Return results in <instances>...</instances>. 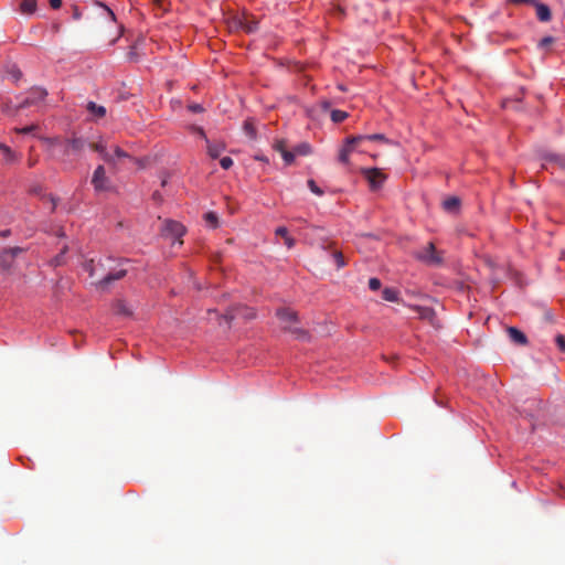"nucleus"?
<instances>
[{
    "label": "nucleus",
    "mask_w": 565,
    "mask_h": 565,
    "mask_svg": "<svg viewBox=\"0 0 565 565\" xmlns=\"http://www.w3.org/2000/svg\"><path fill=\"white\" fill-rule=\"evenodd\" d=\"M277 317L285 323L284 330L289 332L292 337L298 340H307L309 338L308 332L296 326L297 313L290 309H278Z\"/></svg>",
    "instance_id": "nucleus-1"
},
{
    "label": "nucleus",
    "mask_w": 565,
    "mask_h": 565,
    "mask_svg": "<svg viewBox=\"0 0 565 565\" xmlns=\"http://www.w3.org/2000/svg\"><path fill=\"white\" fill-rule=\"evenodd\" d=\"M207 313L210 316V319H212V316H215V318L225 321L226 324H230L232 320L239 317L244 319L255 318V312L252 308L241 305L230 308L223 316H218L216 310H209Z\"/></svg>",
    "instance_id": "nucleus-2"
},
{
    "label": "nucleus",
    "mask_w": 565,
    "mask_h": 565,
    "mask_svg": "<svg viewBox=\"0 0 565 565\" xmlns=\"http://www.w3.org/2000/svg\"><path fill=\"white\" fill-rule=\"evenodd\" d=\"M416 258L429 266H439L443 264V255L436 249L434 243H428L425 247L416 252Z\"/></svg>",
    "instance_id": "nucleus-3"
},
{
    "label": "nucleus",
    "mask_w": 565,
    "mask_h": 565,
    "mask_svg": "<svg viewBox=\"0 0 565 565\" xmlns=\"http://www.w3.org/2000/svg\"><path fill=\"white\" fill-rule=\"evenodd\" d=\"M361 173L369 182L370 189L376 191L382 188L386 180V174L379 168H363Z\"/></svg>",
    "instance_id": "nucleus-4"
},
{
    "label": "nucleus",
    "mask_w": 565,
    "mask_h": 565,
    "mask_svg": "<svg viewBox=\"0 0 565 565\" xmlns=\"http://www.w3.org/2000/svg\"><path fill=\"white\" fill-rule=\"evenodd\" d=\"M362 142H364V137L361 136H352L347 138L343 147L339 151V161L341 163L348 164L350 154L359 150Z\"/></svg>",
    "instance_id": "nucleus-5"
},
{
    "label": "nucleus",
    "mask_w": 565,
    "mask_h": 565,
    "mask_svg": "<svg viewBox=\"0 0 565 565\" xmlns=\"http://www.w3.org/2000/svg\"><path fill=\"white\" fill-rule=\"evenodd\" d=\"M47 92L44 88L35 87L29 92V95L17 106V111L26 107L38 105L46 97Z\"/></svg>",
    "instance_id": "nucleus-6"
},
{
    "label": "nucleus",
    "mask_w": 565,
    "mask_h": 565,
    "mask_svg": "<svg viewBox=\"0 0 565 565\" xmlns=\"http://www.w3.org/2000/svg\"><path fill=\"white\" fill-rule=\"evenodd\" d=\"M92 184L97 192L107 191L110 188V181L106 175L104 166H98L92 178Z\"/></svg>",
    "instance_id": "nucleus-7"
},
{
    "label": "nucleus",
    "mask_w": 565,
    "mask_h": 565,
    "mask_svg": "<svg viewBox=\"0 0 565 565\" xmlns=\"http://www.w3.org/2000/svg\"><path fill=\"white\" fill-rule=\"evenodd\" d=\"M161 233L164 237L180 238L185 233L184 226L172 220H167L163 224Z\"/></svg>",
    "instance_id": "nucleus-8"
},
{
    "label": "nucleus",
    "mask_w": 565,
    "mask_h": 565,
    "mask_svg": "<svg viewBox=\"0 0 565 565\" xmlns=\"http://www.w3.org/2000/svg\"><path fill=\"white\" fill-rule=\"evenodd\" d=\"M126 274H127V270L122 269V268L111 270L99 278V280L97 281V286L100 288H106L111 282L124 278L126 276Z\"/></svg>",
    "instance_id": "nucleus-9"
},
{
    "label": "nucleus",
    "mask_w": 565,
    "mask_h": 565,
    "mask_svg": "<svg viewBox=\"0 0 565 565\" xmlns=\"http://www.w3.org/2000/svg\"><path fill=\"white\" fill-rule=\"evenodd\" d=\"M88 147L92 150L98 152L102 156L103 160L106 161L107 163L114 162V157L107 150V147H106V145L103 141L89 142Z\"/></svg>",
    "instance_id": "nucleus-10"
},
{
    "label": "nucleus",
    "mask_w": 565,
    "mask_h": 565,
    "mask_svg": "<svg viewBox=\"0 0 565 565\" xmlns=\"http://www.w3.org/2000/svg\"><path fill=\"white\" fill-rule=\"evenodd\" d=\"M413 309L417 313L419 319L427 320L433 326H436V323H435L436 315H435L434 309H431L429 307H419V306H415Z\"/></svg>",
    "instance_id": "nucleus-11"
},
{
    "label": "nucleus",
    "mask_w": 565,
    "mask_h": 565,
    "mask_svg": "<svg viewBox=\"0 0 565 565\" xmlns=\"http://www.w3.org/2000/svg\"><path fill=\"white\" fill-rule=\"evenodd\" d=\"M21 252H22V248H20V247H13V248L3 250L2 254L0 255V262H1L2 266L4 268H9L10 263L8 262V259H13Z\"/></svg>",
    "instance_id": "nucleus-12"
},
{
    "label": "nucleus",
    "mask_w": 565,
    "mask_h": 565,
    "mask_svg": "<svg viewBox=\"0 0 565 565\" xmlns=\"http://www.w3.org/2000/svg\"><path fill=\"white\" fill-rule=\"evenodd\" d=\"M508 334L510 339L516 344L524 345L527 343L526 335L514 327L508 328Z\"/></svg>",
    "instance_id": "nucleus-13"
},
{
    "label": "nucleus",
    "mask_w": 565,
    "mask_h": 565,
    "mask_svg": "<svg viewBox=\"0 0 565 565\" xmlns=\"http://www.w3.org/2000/svg\"><path fill=\"white\" fill-rule=\"evenodd\" d=\"M533 6H535V8H536V15L540 21L547 22L551 20V17H552L551 10L546 4L539 3L535 1V3H533Z\"/></svg>",
    "instance_id": "nucleus-14"
},
{
    "label": "nucleus",
    "mask_w": 565,
    "mask_h": 565,
    "mask_svg": "<svg viewBox=\"0 0 565 565\" xmlns=\"http://www.w3.org/2000/svg\"><path fill=\"white\" fill-rule=\"evenodd\" d=\"M86 108L89 111V114L96 119L106 116V108L102 105H97L94 102H88Z\"/></svg>",
    "instance_id": "nucleus-15"
},
{
    "label": "nucleus",
    "mask_w": 565,
    "mask_h": 565,
    "mask_svg": "<svg viewBox=\"0 0 565 565\" xmlns=\"http://www.w3.org/2000/svg\"><path fill=\"white\" fill-rule=\"evenodd\" d=\"M67 142H68L70 149L73 152H81L82 150L85 149L86 146H88V143L86 142L85 139L76 138V137L70 139Z\"/></svg>",
    "instance_id": "nucleus-16"
},
{
    "label": "nucleus",
    "mask_w": 565,
    "mask_h": 565,
    "mask_svg": "<svg viewBox=\"0 0 565 565\" xmlns=\"http://www.w3.org/2000/svg\"><path fill=\"white\" fill-rule=\"evenodd\" d=\"M206 143H207V153L213 159H216L225 149L224 143H211L207 139H206Z\"/></svg>",
    "instance_id": "nucleus-17"
},
{
    "label": "nucleus",
    "mask_w": 565,
    "mask_h": 565,
    "mask_svg": "<svg viewBox=\"0 0 565 565\" xmlns=\"http://www.w3.org/2000/svg\"><path fill=\"white\" fill-rule=\"evenodd\" d=\"M460 206V200L457 196L447 198L443 202V207L447 212H456Z\"/></svg>",
    "instance_id": "nucleus-18"
},
{
    "label": "nucleus",
    "mask_w": 565,
    "mask_h": 565,
    "mask_svg": "<svg viewBox=\"0 0 565 565\" xmlns=\"http://www.w3.org/2000/svg\"><path fill=\"white\" fill-rule=\"evenodd\" d=\"M20 10L24 14H32L36 10V1L35 0H23L20 6Z\"/></svg>",
    "instance_id": "nucleus-19"
},
{
    "label": "nucleus",
    "mask_w": 565,
    "mask_h": 565,
    "mask_svg": "<svg viewBox=\"0 0 565 565\" xmlns=\"http://www.w3.org/2000/svg\"><path fill=\"white\" fill-rule=\"evenodd\" d=\"M239 24L248 33L255 32L258 28V22L256 20H248L247 18L241 20Z\"/></svg>",
    "instance_id": "nucleus-20"
},
{
    "label": "nucleus",
    "mask_w": 565,
    "mask_h": 565,
    "mask_svg": "<svg viewBox=\"0 0 565 565\" xmlns=\"http://www.w3.org/2000/svg\"><path fill=\"white\" fill-rule=\"evenodd\" d=\"M110 149L113 151L111 156L114 157V162H110V164H116V159L130 158V156L119 146H113Z\"/></svg>",
    "instance_id": "nucleus-21"
},
{
    "label": "nucleus",
    "mask_w": 565,
    "mask_h": 565,
    "mask_svg": "<svg viewBox=\"0 0 565 565\" xmlns=\"http://www.w3.org/2000/svg\"><path fill=\"white\" fill-rule=\"evenodd\" d=\"M548 163L557 164L562 169H565V157L561 154H548L546 157Z\"/></svg>",
    "instance_id": "nucleus-22"
},
{
    "label": "nucleus",
    "mask_w": 565,
    "mask_h": 565,
    "mask_svg": "<svg viewBox=\"0 0 565 565\" xmlns=\"http://www.w3.org/2000/svg\"><path fill=\"white\" fill-rule=\"evenodd\" d=\"M382 297L386 301H397L398 292L393 288H385L382 292Z\"/></svg>",
    "instance_id": "nucleus-23"
},
{
    "label": "nucleus",
    "mask_w": 565,
    "mask_h": 565,
    "mask_svg": "<svg viewBox=\"0 0 565 565\" xmlns=\"http://www.w3.org/2000/svg\"><path fill=\"white\" fill-rule=\"evenodd\" d=\"M204 221L206 224L213 228H216L218 226V217L216 213L214 212H207L204 214Z\"/></svg>",
    "instance_id": "nucleus-24"
},
{
    "label": "nucleus",
    "mask_w": 565,
    "mask_h": 565,
    "mask_svg": "<svg viewBox=\"0 0 565 565\" xmlns=\"http://www.w3.org/2000/svg\"><path fill=\"white\" fill-rule=\"evenodd\" d=\"M115 312L118 313V315H122V316H130L131 315V310L121 300L116 302V305H115Z\"/></svg>",
    "instance_id": "nucleus-25"
},
{
    "label": "nucleus",
    "mask_w": 565,
    "mask_h": 565,
    "mask_svg": "<svg viewBox=\"0 0 565 565\" xmlns=\"http://www.w3.org/2000/svg\"><path fill=\"white\" fill-rule=\"evenodd\" d=\"M294 151L296 154H299V156H308L311 153V146L307 142H302V143L298 145L294 149Z\"/></svg>",
    "instance_id": "nucleus-26"
},
{
    "label": "nucleus",
    "mask_w": 565,
    "mask_h": 565,
    "mask_svg": "<svg viewBox=\"0 0 565 565\" xmlns=\"http://www.w3.org/2000/svg\"><path fill=\"white\" fill-rule=\"evenodd\" d=\"M0 152L3 153L4 156V159L8 161V162H11V161H14L15 160V154L13 153V151L8 147L6 146L4 143H0Z\"/></svg>",
    "instance_id": "nucleus-27"
},
{
    "label": "nucleus",
    "mask_w": 565,
    "mask_h": 565,
    "mask_svg": "<svg viewBox=\"0 0 565 565\" xmlns=\"http://www.w3.org/2000/svg\"><path fill=\"white\" fill-rule=\"evenodd\" d=\"M330 116H331V120L333 122H342L348 117V113H345L343 110L334 109L331 111Z\"/></svg>",
    "instance_id": "nucleus-28"
},
{
    "label": "nucleus",
    "mask_w": 565,
    "mask_h": 565,
    "mask_svg": "<svg viewBox=\"0 0 565 565\" xmlns=\"http://www.w3.org/2000/svg\"><path fill=\"white\" fill-rule=\"evenodd\" d=\"M361 137H364L365 140L370 141H382L385 143H390L391 141L382 134H374V135H360Z\"/></svg>",
    "instance_id": "nucleus-29"
},
{
    "label": "nucleus",
    "mask_w": 565,
    "mask_h": 565,
    "mask_svg": "<svg viewBox=\"0 0 565 565\" xmlns=\"http://www.w3.org/2000/svg\"><path fill=\"white\" fill-rule=\"evenodd\" d=\"M332 257L338 268H342L347 265V263L344 262V257L340 250L332 252Z\"/></svg>",
    "instance_id": "nucleus-30"
},
{
    "label": "nucleus",
    "mask_w": 565,
    "mask_h": 565,
    "mask_svg": "<svg viewBox=\"0 0 565 565\" xmlns=\"http://www.w3.org/2000/svg\"><path fill=\"white\" fill-rule=\"evenodd\" d=\"M85 269L89 273L90 277L98 276V268L93 259L85 264Z\"/></svg>",
    "instance_id": "nucleus-31"
},
{
    "label": "nucleus",
    "mask_w": 565,
    "mask_h": 565,
    "mask_svg": "<svg viewBox=\"0 0 565 565\" xmlns=\"http://www.w3.org/2000/svg\"><path fill=\"white\" fill-rule=\"evenodd\" d=\"M281 157L286 164H291L295 160L296 153L295 151L284 150Z\"/></svg>",
    "instance_id": "nucleus-32"
},
{
    "label": "nucleus",
    "mask_w": 565,
    "mask_h": 565,
    "mask_svg": "<svg viewBox=\"0 0 565 565\" xmlns=\"http://www.w3.org/2000/svg\"><path fill=\"white\" fill-rule=\"evenodd\" d=\"M39 129V126L38 125H30V126H26V127H23V128H17L15 131L18 134H32L34 131H36Z\"/></svg>",
    "instance_id": "nucleus-33"
},
{
    "label": "nucleus",
    "mask_w": 565,
    "mask_h": 565,
    "mask_svg": "<svg viewBox=\"0 0 565 565\" xmlns=\"http://www.w3.org/2000/svg\"><path fill=\"white\" fill-rule=\"evenodd\" d=\"M308 186L312 193L319 196L323 194V191L317 185V183L312 179L308 180Z\"/></svg>",
    "instance_id": "nucleus-34"
},
{
    "label": "nucleus",
    "mask_w": 565,
    "mask_h": 565,
    "mask_svg": "<svg viewBox=\"0 0 565 565\" xmlns=\"http://www.w3.org/2000/svg\"><path fill=\"white\" fill-rule=\"evenodd\" d=\"M555 42V39L553 36H545L543 38L540 43H539V46L541 49H547L550 47V45H552L553 43Z\"/></svg>",
    "instance_id": "nucleus-35"
},
{
    "label": "nucleus",
    "mask_w": 565,
    "mask_h": 565,
    "mask_svg": "<svg viewBox=\"0 0 565 565\" xmlns=\"http://www.w3.org/2000/svg\"><path fill=\"white\" fill-rule=\"evenodd\" d=\"M244 130L250 137L254 138L256 136V130L250 121L244 122Z\"/></svg>",
    "instance_id": "nucleus-36"
},
{
    "label": "nucleus",
    "mask_w": 565,
    "mask_h": 565,
    "mask_svg": "<svg viewBox=\"0 0 565 565\" xmlns=\"http://www.w3.org/2000/svg\"><path fill=\"white\" fill-rule=\"evenodd\" d=\"M220 164L223 169L227 170L230 169L232 166H233V160L232 158L230 157H223L221 160H220Z\"/></svg>",
    "instance_id": "nucleus-37"
},
{
    "label": "nucleus",
    "mask_w": 565,
    "mask_h": 565,
    "mask_svg": "<svg viewBox=\"0 0 565 565\" xmlns=\"http://www.w3.org/2000/svg\"><path fill=\"white\" fill-rule=\"evenodd\" d=\"M369 287L371 290H379L381 288V280L379 278H371L369 280Z\"/></svg>",
    "instance_id": "nucleus-38"
},
{
    "label": "nucleus",
    "mask_w": 565,
    "mask_h": 565,
    "mask_svg": "<svg viewBox=\"0 0 565 565\" xmlns=\"http://www.w3.org/2000/svg\"><path fill=\"white\" fill-rule=\"evenodd\" d=\"M275 150H277L278 152H280V154H282L284 150H287L286 149V143L284 140H279L275 143L274 146Z\"/></svg>",
    "instance_id": "nucleus-39"
},
{
    "label": "nucleus",
    "mask_w": 565,
    "mask_h": 565,
    "mask_svg": "<svg viewBox=\"0 0 565 565\" xmlns=\"http://www.w3.org/2000/svg\"><path fill=\"white\" fill-rule=\"evenodd\" d=\"M556 343L558 345V348L562 350V351H565V337L562 335V334H558L556 337Z\"/></svg>",
    "instance_id": "nucleus-40"
},
{
    "label": "nucleus",
    "mask_w": 565,
    "mask_h": 565,
    "mask_svg": "<svg viewBox=\"0 0 565 565\" xmlns=\"http://www.w3.org/2000/svg\"><path fill=\"white\" fill-rule=\"evenodd\" d=\"M10 74H11L12 78L15 82L19 81L21 78V76H22L21 71L19 68H15V67L10 71Z\"/></svg>",
    "instance_id": "nucleus-41"
},
{
    "label": "nucleus",
    "mask_w": 565,
    "mask_h": 565,
    "mask_svg": "<svg viewBox=\"0 0 565 565\" xmlns=\"http://www.w3.org/2000/svg\"><path fill=\"white\" fill-rule=\"evenodd\" d=\"M276 235H279V236H281V237L288 236V231H287V228H286V227H282V226H281V227H278V228L276 230Z\"/></svg>",
    "instance_id": "nucleus-42"
},
{
    "label": "nucleus",
    "mask_w": 565,
    "mask_h": 565,
    "mask_svg": "<svg viewBox=\"0 0 565 565\" xmlns=\"http://www.w3.org/2000/svg\"><path fill=\"white\" fill-rule=\"evenodd\" d=\"M285 244L288 248H291L294 247L295 245V239L292 237H290L289 235L288 236H285Z\"/></svg>",
    "instance_id": "nucleus-43"
},
{
    "label": "nucleus",
    "mask_w": 565,
    "mask_h": 565,
    "mask_svg": "<svg viewBox=\"0 0 565 565\" xmlns=\"http://www.w3.org/2000/svg\"><path fill=\"white\" fill-rule=\"evenodd\" d=\"M509 1L514 4H522V3L533 4V3H535L536 0H509Z\"/></svg>",
    "instance_id": "nucleus-44"
},
{
    "label": "nucleus",
    "mask_w": 565,
    "mask_h": 565,
    "mask_svg": "<svg viewBox=\"0 0 565 565\" xmlns=\"http://www.w3.org/2000/svg\"><path fill=\"white\" fill-rule=\"evenodd\" d=\"M81 18H82V13H81L78 7L74 6L73 7V19L79 20Z\"/></svg>",
    "instance_id": "nucleus-45"
},
{
    "label": "nucleus",
    "mask_w": 565,
    "mask_h": 565,
    "mask_svg": "<svg viewBox=\"0 0 565 565\" xmlns=\"http://www.w3.org/2000/svg\"><path fill=\"white\" fill-rule=\"evenodd\" d=\"M189 108L193 113H201V111H203V107L200 104H193V105L189 106Z\"/></svg>",
    "instance_id": "nucleus-46"
},
{
    "label": "nucleus",
    "mask_w": 565,
    "mask_h": 565,
    "mask_svg": "<svg viewBox=\"0 0 565 565\" xmlns=\"http://www.w3.org/2000/svg\"><path fill=\"white\" fill-rule=\"evenodd\" d=\"M49 2L53 9H60L62 6V0H49Z\"/></svg>",
    "instance_id": "nucleus-47"
},
{
    "label": "nucleus",
    "mask_w": 565,
    "mask_h": 565,
    "mask_svg": "<svg viewBox=\"0 0 565 565\" xmlns=\"http://www.w3.org/2000/svg\"><path fill=\"white\" fill-rule=\"evenodd\" d=\"M65 250H66V247H64V248L62 249V253L55 257V259H54L55 265H57V266H58V265H61V264L63 263V260H62V255L65 253Z\"/></svg>",
    "instance_id": "nucleus-48"
},
{
    "label": "nucleus",
    "mask_w": 565,
    "mask_h": 565,
    "mask_svg": "<svg viewBox=\"0 0 565 565\" xmlns=\"http://www.w3.org/2000/svg\"><path fill=\"white\" fill-rule=\"evenodd\" d=\"M105 10L107 11L108 15L111 20H115V13L106 6H104Z\"/></svg>",
    "instance_id": "nucleus-49"
},
{
    "label": "nucleus",
    "mask_w": 565,
    "mask_h": 565,
    "mask_svg": "<svg viewBox=\"0 0 565 565\" xmlns=\"http://www.w3.org/2000/svg\"><path fill=\"white\" fill-rule=\"evenodd\" d=\"M199 136H202L205 140L207 139L203 129L199 128Z\"/></svg>",
    "instance_id": "nucleus-50"
},
{
    "label": "nucleus",
    "mask_w": 565,
    "mask_h": 565,
    "mask_svg": "<svg viewBox=\"0 0 565 565\" xmlns=\"http://www.w3.org/2000/svg\"><path fill=\"white\" fill-rule=\"evenodd\" d=\"M153 199H154V200H160V199H161L160 193H159V192H154V193H153Z\"/></svg>",
    "instance_id": "nucleus-51"
},
{
    "label": "nucleus",
    "mask_w": 565,
    "mask_h": 565,
    "mask_svg": "<svg viewBox=\"0 0 565 565\" xmlns=\"http://www.w3.org/2000/svg\"><path fill=\"white\" fill-rule=\"evenodd\" d=\"M257 160H260V161H267L265 157H262V156H257L256 157Z\"/></svg>",
    "instance_id": "nucleus-52"
},
{
    "label": "nucleus",
    "mask_w": 565,
    "mask_h": 565,
    "mask_svg": "<svg viewBox=\"0 0 565 565\" xmlns=\"http://www.w3.org/2000/svg\"><path fill=\"white\" fill-rule=\"evenodd\" d=\"M54 30L57 32L60 30V25L58 24L54 25Z\"/></svg>",
    "instance_id": "nucleus-53"
},
{
    "label": "nucleus",
    "mask_w": 565,
    "mask_h": 565,
    "mask_svg": "<svg viewBox=\"0 0 565 565\" xmlns=\"http://www.w3.org/2000/svg\"><path fill=\"white\" fill-rule=\"evenodd\" d=\"M54 209H55V202L52 201V210H54Z\"/></svg>",
    "instance_id": "nucleus-54"
},
{
    "label": "nucleus",
    "mask_w": 565,
    "mask_h": 565,
    "mask_svg": "<svg viewBox=\"0 0 565 565\" xmlns=\"http://www.w3.org/2000/svg\"><path fill=\"white\" fill-rule=\"evenodd\" d=\"M29 164L32 167L34 164L33 160H30Z\"/></svg>",
    "instance_id": "nucleus-55"
}]
</instances>
